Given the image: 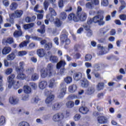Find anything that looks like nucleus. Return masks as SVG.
Returning <instances> with one entry per match:
<instances>
[{"instance_id":"a18cd8bd","label":"nucleus","mask_w":126,"mask_h":126,"mask_svg":"<svg viewBox=\"0 0 126 126\" xmlns=\"http://www.w3.org/2000/svg\"><path fill=\"white\" fill-rule=\"evenodd\" d=\"M49 12L51 14V15H53V16H56L57 15V13L56 11L53 8H49Z\"/></svg>"},{"instance_id":"cd10ccee","label":"nucleus","mask_w":126,"mask_h":126,"mask_svg":"<svg viewBox=\"0 0 126 126\" xmlns=\"http://www.w3.org/2000/svg\"><path fill=\"white\" fill-rule=\"evenodd\" d=\"M39 79V74L34 73L32 75L31 80L32 81H36Z\"/></svg>"},{"instance_id":"69168bd1","label":"nucleus","mask_w":126,"mask_h":126,"mask_svg":"<svg viewBox=\"0 0 126 126\" xmlns=\"http://www.w3.org/2000/svg\"><path fill=\"white\" fill-rule=\"evenodd\" d=\"M99 31V33L100 34H103V35L106 33L107 32H108V31L105 30V28L100 29Z\"/></svg>"},{"instance_id":"864d4df0","label":"nucleus","mask_w":126,"mask_h":126,"mask_svg":"<svg viewBox=\"0 0 126 126\" xmlns=\"http://www.w3.org/2000/svg\"><path fill=\"white\" fill-rule=\"evenodd\" d=\"M101 3L102 6H108L109 1L108 0H102Z\"/></svg>"},{"instance_id":"e433bc0d","label":"nucleus","mask_w":126,"mask_h":126,"mask_svg":"<svg viewBox=\"0 0 126 126\" xmlns=\"http://www.w3.org/2000/svg\"><path fill=\"white\" fill-rule=\"evenodd\" d=\"M66 17H67V15L66 14V13L64 12H62L61 13L60 15V19H62L63 20H64L66 19Z\"/></svg>"},{"instance_id":"39448f33","label":"nucleus","mask_w":126,"mask_h":126,"mask_svg":"<svg viewBox=\"0 0 126 126\" xmlns=\"http://www.w3.org/2000/svg\"><path fill=\"white\" fill-rule=\"evenodd\" d=\"M60 85L62 89L61 90V92L58 95V97L59 98V99H62L64 96V95L66 94V86L64 85V83H62Z\"/></svg>"},{"instance_id":"a211bd4d","label":"nucleus","mask_w":126,"mask_h":126,"mask_svg":"<svg viewBox=\"0 0 126 126\" xmlns=\"http://www.w3.org/2000/svg\"><path fill=\"white\" fill-rule=\"evenodd\" d=\"M54 99H55V95H54V94L50 95L45 100L46 104H51V103H52L54 100Z\"/></svg>"},{"instance_id":"6e6d98bb","label":"nucleus","mask_w":126,"mask_h":126,"mask_svg":"<svg viewBox=\"0 0 126 126\" xmlns=\"http://www.w3.org/2000/svg\"><path fill=\"white\" fill-rule=\"evenodd\" d=\"M74 59L75 60H79L81 58V54L78 52L76 53L73 56Z\"/></svg>"},{"instance_id":"3c124183","label":"nucleus","mask_w":126,"mask_h":126,"mask_svg":"<svg viewBox=\"0 0 126 126\" xmlns=\"http://www.w3.org/2000/svg\"><path fill=\"white\" fill-rule=\"evenodd\" d=\"M87 1H90V0H91V3L93 4H95V5H98L100 3V1L99 0H87Z\"/></svg>"},{"instance_id":"79ce46f5","label":"nucleus","mask_w":126,"mask_h":126,"mask_svg":"<svg viewBox=\"0 0 126 126\" xmlns=\"http://www.w3.org/2000/svg\"><path fill=\"white\" fill-rule=\"evenodd\" d=\"M92 24H89L88 23H87V24H84L83 25V27L84 28L85 30H86V31H89L90 30V28H91V27L90 26V25H91Z\"/></svg>"},{"instance_id":"ddd939ff","label":"nucleus","mask_w":126,"mask_h":126,"mask_svg":"<svg viewBox=\"0 0 126 126\" xmlns=\"http://www.w3.org/2000/svg\"><path fill=\"white\" fill-rule=\"evenodd\" d=\"M9 102L12 105H15L18 103V99L15 96H12L10 97Z\"/></svg>"},{"instance_id":"6e6552de","label":"nucleus","mask_w":126,"mask_h":126,"mask_svg":"<svg viewBox=\"0 0 126 126\" xmlns=\"http://www.w3.org/2000/svg\"><path fill=\"white\" fill-rule=\"evenodd\" d=\"M63 113H59L54 115L53 117V120L54 122H60L62 120H63Z\"/></svg>"},{"instance_id":"680f3d73","label":"nucleus","mask_w":126,"mask_h":126,"mask_svg":"<svg viewBox=\"0 0 126 126\" xmlns=\"http://www.w3.org/2000/svg\"><path fill=\"white\" fill-rule=\"evenodd\" d=\"M32 39L34 41H42V38L35 35L32 36Z\"/></svg>"},{"instance_id":"603ef678","label":"nucleus","mask_w":126,"mask_h":126,"mask_svg":"<svg viewBox=\"0 0 126 126\" xmlns=\"http://www.w3.org/2000/svg\"><path fill=\"white\" fill-rule=\"evenodd\" d=\"M18 55L19 57H23V56H26V55H27V52L25 51H19Z\"/></svg>"},{"instance_id":"2f4dec72","label":"nucleus","mask_w":126,"mask_h":126,"mask_svg":"<svg viewBox=\"0 0 126 126\" xmlns=\"http://www.w3.org/2000/svg\"><path fill=\"white\" fill-rule=\"evenodd\" d=\"M104 84L103 82H100L97 85H96V90L98 91H100L101 90H103L104 88Z\"/></svg>"},{"instance_id":"774afa93","label":"nucleus","mask_w":126,"mask_h":126,"mask_svg":"<svg viewBox=\"0 0 126 126\" xmlns=\"http://www.w3.org/2000/svg\"><path fill=\"white\" fill-rule=\"evenodd\" d=\"M30 86L32 89H37V84L35 83H30Z\"/></svg>"},{"instance_id":"49530a36","label":"nucleus","mask_w":126,"mask_h":126,"mask_svg":"<svg viewBox=\"0 0 126 126\" xmlns=\"http://www.w3.org/2000/svg\"><path fill=\"white\" fill-rule=\"evenodd\" d=\"M55 24L57 27H61L62 26V24H63V22L60 20L59 19H57L55 21Z\"/></svg>"},{"instance_id":"c756f323","label":"nucleus","mask_w":126,"mask_h":126,"mask_svg":"<svg viewBox=\"0 0 126 126\" xmlns=\"http://www.w3.org/2000/svg\"><path fill=\"white\" fill-rule=\"evenodd\" d=\"M53 48V43L48 42L44 45V49L49 51V50H51Z\"/></svg>"},{"instance_id":"7ed1b4c3","label":"nucleus","mask_w":126,"mask_h":126,"mask_svg":"<svg viewBox=\"0 0 126 126\" xmlns=\"http://www.w3.org/2000/svg\"><path fill=\"white\" fill-rule=\"evenodd\" d=\"M66 63L64 61L61 60L58 63H57L56 67L57 69H60L61 67H63L60 69V71L59 72L61 75H63L64 73H65V69L64 68Z\"/></svg>"},{"instance_id":"9b49d317","label":"nucleus","mask_w":126,"mask_h":126,"mask_svg":"<svg viewBox=\"0 0 126 126\" xmlns=\"http://www.w3.org/2000/svg\"><path fill=\"white\" fill-rule=\"evenodd\" d=\"M38 86L39 89L41 90H43V89H46L47 88V86H48V82L47 81H41L39 82Z\"/></svg>"},{"instance_id":"72a5a7b5","label":"nucleus","mask_w":126,"mask_h":126,"mask_svg":"<svg viewBox=\"0 0 126 126\" xmlns=\"http://www.w3.org/2000/svg\"><path fill=\"white\" fill-rule=\"evenodd\" d=\"M17 6H18V4H17V3L12 2L10 5V9H11V10H15Z\"/></svg>"},{"instance_id":"20e7f679","label":"nucleus","mask_w":126,"mask_h":126,"mask_svg":"<svg viewBox=\"0 0 126 126\" xmlns=\"http://www.w3.org/2000/svg\"><path fill=\"white\" fill-rule=\"evenodd\" d=\"M60 40L61 44H64L65 43L64 48L65 49H67V47L66 46L70 44V40L67 38V35L65 34H62L60 36Z\"/></svg>"},{"instance_id":"f03ea898","label":"nucleus","mask_w":126,"mask_h":126,"mask_svg":"<svg viewBox=\"0 0 126 126\" xmlns=\"http://www.w3.org/2000/svg\"><path fill=\"white\" fill-rule=\"evenodd\" d=\"M36 53L39 58H43V57H45V59H49V58L52 56V52H51V51H49L47 54H46L44 49H38Z\"/></svg>"},{"instance_id":"58836bf2","label":"nucleus","mask_w":126,"mask_h":126,"mask_svg":"<svg viewBox=\"0 0 126 126\" xmlns=\"http://www.w3.org/2000/svg\"><path fill=\"white\" fill-rule=\"evenodd\" d=\"M66 106L67 108H72L74 106V102L73 101H68L66 103Z\"/></svg>"},{"instance_id":"ea45409f","label":"nucleus","mask_w":126,"mask_h":126,"mask_svg":"<svg viewBox=\"0 0 126 126\" xmlns=\"http://www.w3.org/2000/svg\"><path fill=\"white\" fill-rule=\"evenodd\" d=\"M40 98H39V96L36 95L34 96L32 99V103H38L39 101H40Z\"/></svg>"},{"instance_id":"4c0bfd02","label":"nucleus","mask_w":126,"mask_h":126,"mask_svg":"<svg viewBox=\"0 0 126 126\" xmlns=\"http://www.w3.org/2000/svg\"><path fill=\"white\" fill-rule=\"evenodd\" d=\"M55 85H56V81H55V79H52L49 81V87L50 88H53Z\"/></svg>"},{"instance_id":"0e129e2a","label":"nucleus","mask_w":126,"mask_h":126,"mask_svg":"<svg viewBox=\"0 0 126 126\" xmlns=\"http://www.w3.org/2000/svg\"><path fill=\"white\" fill-rule=\"evenodd\" d=\"M11 72H12V68H7L5 70V74H6L7 75L10 74Z\"/></svg>"},{"instance_id":"4be33fe9","label":"nucleus","mask_w":126,"mask_h":126,"mask_svg":"<svg viewBox=\"0 0 126 126\" xmlns=\"http://www.w3.org/2000/svg\"><path fill=\"white\" fill-rule=\"evenodd\" d=\"M19 64H20V67H16V70L17 73L19 72H23V71L24 70V69H23V65L24 64V63L20 62Z\"/></svg>"},{"instance_id":"8fccbe9b","label":"nucleus","mask_w":126,"mask_h":126,"mask_svg":"<svg viewBox=\"0 0 126 126\" xmlns=\"http://www.w3.org/2000/svg\"><path fill=\"white\" fill-rule=\"evenodd\" d=\"M38 8H39V4L35 5L34 8V10L35 12H38L39 13H43L44 12V10H38Z\"/></svg>"},{"instance_id":"c9c22d12","label":"nucleus","mask_w":126,"mask_h":126,"mask_svg":"<svg viewBox=\"0 0 126 126\" xmlns=\"http://www.w3.org/2000/svg\"><path fill=\"white\" fill-rule=\"evenodd\" d=\"M22 35V32L21 31H16L14 32V36L16 38H18Z\"/></svg>"},{"instance_id":"423d86ee","label":"nucleus","mask_w":126,"mask_h":126,"mask_svg":"<svg viewBox=\"0 0 126 126\" xmlns=\"http://www.w3.org/2000/svg\"><path fill=\"white\" fill-rule=\"evenodd\" d=\"M15 78V75L13 74H11V75L8 77L7 82L8 83V88H11V87H12V85H13V84L15 83V81L14 80Z\"/></svg>"},{"instance_id":"c03bdc74","label":"nucleus","mask_w":126,"mask_h":126,"mask_svg":"<svg viewBox=\"0 0 126 126\" xmlns=\"http://www.w3.org/2000/svg\"><path fill=\"white\" fill-rule=\"evenodd\" d=\"M4 124H5V117L2 116L0 119V126H3Z\"/></svg>"},{"instance_id":"de8ad7c7","label":"nucleus","mask_w":126,"mask_h":126,"mask_svg":"<svg viewBox=\"0 0 126 126\" xmlns=\"http://www.w3.org/2000/svg\"><path fill=\"white\" fill-rule=\"evenodd\" d=\"M85 59L86 62H89V61H91L92 59V56L90 54H87L85 56Z\"/></svg>"},{"instance_id":"09e8293b","label":"nucleus","mask_w":126,"mask_h":126,"mask_svg":"<svg viewBox=\"0 0 126 126\" xmlns=\"http://www.w3.org/2000/svg\"><path fill=\"white\" fill-rule=\"evenodd\" d=\"M45 25H43L41 26V30H37V32H39V33H41V34H44L45 33V32L46 30H45Z\"/></svg>"},{"instance_id":"2eb2a0df","label":"nucleus","mask_w":126,"mask_h":126,"mask_svg":"<svg viewBox=\"0 0 126 126\" xmlns=\"http://www.w3.org/2000/svg\"><path fill=\"white\" fill-rule=\"evenodd\" d=\"M26 38L27 40L22 42L19 44L20 48H24V47H26L28 43H29V39H30V36L29 35H26Z\"/></svg>"},{"instance_id":"37998d69","label":"nucleus","mask_w":126,"mask_h":126,"mask_svg":"<svg viewBox=\"0 0 126 126\" xmlns=\"http://www.w3.org/2000/svg\"><path fill=\"white\" fill-rule=\"evenodd\" d=\"M5 42L6 44H12L13 43V39L11 37H8L6 40H3V42Z\"/></svg>"},{"instance_id":"052dcab7","label":"nucleus","mask_w":126,"mask_h":126,"mask_svg":"<svg viewBox=\"0 0 126 126\" xmlns=\"http://www.w3.org/2000/svg\"><path fill=\"white\" fill-rule=\"evenodd\" d=\"M54 15L48 14L46 16L47 19H48L49 21L51 22H52V21H54Z\"/></svg>"},{"instance_id":"393cba45","label":"nucleus","mask_w":126,"mask_h":126,"mask_svg":"<svg viewBox=\"0 0 126 126\" xmlns=\"http://www.w3.org/2000/svg\"><path fill=\"white\" fill-rule=\"evenodd\" d=\"M50 73L53 74V70L54 69V65L52 63H48L47 67L45 68Z\"/></svg>"},{"instance_id":"dca6fc26","label":"nucleus","mask_w":126,"mask_h":126,"mask_svg":"<svg viewBox=\"0 0 126 126\" xmlns=\"http://www.w3.org/2000/svg\"><path fill=\"white\" fill-rule=\"evenodd\" d=\"M73 77L74 80L78 81V80H80L81 78H82V73L80 72H75Z\"/></svg>"},{"instance_id":"6ab92c4d","label":"nucleus","mask_w":126,"mask_h":126,"mask_svg":"<svg viewBox=\"0 0 126 126\" xmlns=\"http://www.w3.org/2000/svg\"><path fill=\"white\" fill-rule=\"evenodd\" d=\"M81 85L82 87L86 88L88 87L89 85V81L86 79H84L83 80L81 81Z\"/></svg>"},{"instance_id":"0eeeda50","label":"nucleus","mask_w":126,"mask_h":126,"mask_svg":"<svg viewBox=\"0 0 126 126\" xmlns=\"http://www.w3.org/2000/svg\"><path fill=\"white\" fill-rule=\"evenodd\" d=\"M40 74L42 78H46L47 76H48L50 77V76H52V74L49 72L46 68H43L41 69L40 70Z\"/></svg>"},{"instance_id":"7c9ffc66","label":"nucleus","mask_w":126,"mask_h":126,"mask_svg":"<svg viewBox=\"0 0 126 126\" xmlns=\"http://www.w3.org/2000/svg\"><path fill=\"white\" fill-rule=\"evenodd\" d=\"M14 59H15V54L13 52L7 56L8 61H13Z\"/></svg>"},{"instance_id":"f3484780","label":"nucleus","mask_w":126,"mask_h":126,"mask_svg":"<svg viewBox=\"0 0 126 126\" xmlns=\"http://www.w3.org/2000/svg\"><path fill=\"white\" fill-rule=\"evenodd\" d=\"M97 121L99 124H107L108 119L104 116H100L98 117Z\"/></svg>"},{"instance_id":"4468645a","label":"nucleus","mask_w":126,"mask_h":126,"mask_svg":"<svg viewBox=\"0 0 126 126\" xmlns=\"http://www.w3.org/2000/svg\"><path fill=\"white\" fill-rule=\"evenodd\" d=\"M77 16L80 21H85L87 18V14L84 12H82L81 14Z\"/></svg>"},{"instance_id":"c85d7f7f","label":"nucleus","mask_w":126,"mask_h":126,"mask_svg":"<svg viewBox=\"0 0 126 126\" xmlns=\"http://www.w3.org/2000/svg\"><path fill=\"white\" fill-rule=\"evenodd\" d=\"M17 76V79H20L21 80H24V79L26 78V75L24 73L19 72Z\"/></svg>"},{"instance_id":"f704fd0d","label":"nucleus","mask_w":126,"mask_h":126,"mask_svg":"<svg viewBox=\"0 0 126 126\" xmlns=\"http://www.w3.org/2000/svg\"><path fill=\"white\" fill-rule=\"evenodd\" d=\"M34 25H35V24H34V23L26 24L24 26V28L26 30L27 29H30V28H32V27H34Z\"/></svg>"},{"instance_id":"5fc2aeb1","label":"nucleus","mask_w":126,"mask_h":126,"mask_svg":"<svg viewBox=\"0 0 126 126\" xmlns=\"http://www.w3.org/2000/svg\"><path fill=\"white\" fill-rule=\"evenodd\" d=\"M81 11H82V8H81V7L78 6L77 7V12H76V13L77 16L81 14V13H82Z\"/></svg>"},{"instance_id":"bb28decb","label":"nucleus","mask_w":126,"mask_h":126,"mask_svg":"<svg viewBox=\"0 0 126 126\" xmlns=\"http://www.w3.org/2000/svg\"><path fill=\"white\" fill-rule=\"evenodd\" d=\"M50 61L53 63H56L59 62V58L57 56H51L50 57Z\"/></svg>"},{"instance_id":"412c9836","label":"nucleus","mask_w":126,"mask_h":126,"mask_svg":"<svg viewBox=\"0 0 126 126\" xmlns=\"http://www.w3.org/2000/svg\"><path fill=\"white\" fill-rule=\"evenodd\" d=\"M11 51V48L10 47H5L3 48L2 50V55H7V54H9Z\"/></svg>"},{"instance_id":"f8f14e48","label":"nucleus","mask_w":126,"mask_h":126,"mask_svg":"<svg viewBox=\"0 0 126 126\" xmlns=\"http://www.w3.org/2000/svg\"><path fill=\"white\" fill-rule=\"evenodd\" d=\"M99 52L97 53L98 56H102V55H104L106 54V52H105V50H107V47H104L101 46V45H98Z\"/></svg>"},{"instance_id":"5701e85b","label":"nucleus","mask_w":126,"mask_h":126,"mask_svg":"<svg viewBox=\"0 0 126 126\" xmlns=\"http://www.w3.org/2000/svg\"><path fill=\"white\" fill-rule=\"evenodd\" d=\"M94 92H95V88L93 86H92L88 88L86 92V94L88 95H92Z\"/></svg>"},{"instance_id":"9d476101","label":"nucleus","mask_w":126,"mask_h":126,"mask_svg":"<svg viewBox=\"0 0 126 126\" xmlns=\"http://www.w3.org/2000/svg\"><path fill=\"white\" fill-rule=\"evenodd\" d=\"M68 19L69 20H73L74 22H78L79 21V19L75 15L74 13H71L68 16Z\"/></svg>"},{"instance_id":"e2e57ef3","label":"nucleus","mask_w":126,"mask_h":126,"mask_svg":"<svg viewBox=\"0 0 126 126\" xmlns=\"http://www.w3.org/2000/svg\"><path fill=\"white\" fill-rule=\"evenodd\" d=\"M81 118V115L80 114H76L74 117V121H79L80 120V118Z\"/></svg>"},{"instance_id":"bf43d9fd","label":"nucleus","mask_w":126,"mask_h":126,"mask_svg":"<svg viewBox=\"0 0 126 126\" xmlns=\"http://www.w3.org/2000/svg\"><path fill=\"white\" fill-rule=\"evenodd\" d=\"M94 5H95V4H93L92 3H91V2H88L86 4V6L87 8H90L91 9L93 8V7L94 6Z\"/></svg>"},{"instance_id":"b1692460","label":"nucleus","mask_w":126,"mask_h":126,"mask_svg":"<svg viewBox=\"0 0 126 126\" xmlns=\"http://www.w3.org/2000/svg\"><path fill=\"white\" fill-rule=\"evenodd\" d=\"M79 111L80 113H81L83 114H86L88 113L89 109L86 107H81L79 108Z\"/></svg>"},{"instance_id":"a878e982","label":"nucleus","mask_w":126,"mask_h":126,"mask_svg":"<svg viewBox=\"0 0 126 126\" xmlns=\"http://www.w3.org/2000/svg\"><path fill=\"white\" fill-rule=\"evenodd\" d=\"M23 14V11L21 10H17L15 11L14 13V15L16 18H19V17H21Z\"/></svg>"},{"instance_id":"13d9d810","label":"nucleus","mask_w":126,"mask_h":126,"mask_svg":"<svg viewBox=\"0 0 126 126\" xmlns=\"http://www.w3.org/2000/svg\"><path fill=\"white\" fill-rule=\"evenodd\" d=\"M119 18L122 21H126V14H123L119 15Z\"/></svg>"},{"instance_id":"4d7b16f0","label":"nucleus","mask_w":126,"mask_h":126,"mask_svg":"<svg viewBox=\"0 0 126 126\" xmlns=\"http://www.w3.org/2000/svg\"><path fill=\"white\" fill-rule=\"evenodd\" d=\"M18 126H30V124L27 122H22L19 123Z\"/></svg>"},{"instance_id":"aec40b11","label":"nucleus","mask_w":126,"mask_h":126,"mask_svg":"<svg viewBox=\"0 0 126 126\" xmlns=\"http://www.w3.org/2000/svg\"><path fill=\"white\" fill-rule=\"evenodd\" d=\"M68 90L69 92L73 93L74 92H75L76 90H77V86L75 84L71 85L68 87Z\"/></svg>"},{"instance_id":"338daca9","label":"nucleus","mask_w":126,"mask_h":126,"mask_svg":"<svg viewBox=\"0 0 126 126\" xmlns=\"http://www.w3.org/2000/svg\"><path fill=\"white\" fill-rule=\"evenodd\" d=\"M44 7L45 10L48 9V7H49V2L45 1L43 3Z\"/></svg>"},{"instance_id":"f257e3e1","label":"nucleus","mask_w":126,"mask_h":126,"mask_svg":"<svg viewBox=\"0 0 126 126\" xmlns=\"http://www.w3.org/2000/svg\"><path fill=\"white\" fill-rule=\"evenodd\" d=\"M104 17L103 16L97 15L93 18L88 19V23L89 24H93V23H98L99 26H103L105 24V22L103 20Z\"/></svg>"},{"instance_id":"473e14b6","label":"nucleus","mask_w":126,"mask_h":126,"mask_svg":"<svg viewBox=\"0 0 126 126\" xmlns=\"http://www.w3.org/2000/svg\"><path fill=\"white\" fill-rule=\"evenodd\" d=\"M24 92L27 94L31 93V88L28 86H25L24 87Z\"/></svg>"},{"instance_id":"a19ab883","label":"nucleus","mask_w":126,"mask_h":126,"mask_svg":"<svg viewBox=\"0 0 126 126\" xmlns=\"http://www.w3.org/2000/svg\"><path fill=\"white\" fill-rule=\"evenodd\" d=\"M64 81L67 84H70V83H71V82H72V78L70 76H67L64 79Z\"/></svg>"},{"instance_id":"1a4fd4ad","label":"nucleus","mask_w":126,"mask_h":126,"mask_svg":"<svg viewBox=\"0 0 126 126\" xmlns=\"http://www.w3.org/2000/svg\"><path fill=\"white\" fill-rule=\"evenodd\" d=\"M63 105V102H57L52 106V110L53 111H58L60 110L61 107Z\"/></svg>"}]
</instances>
